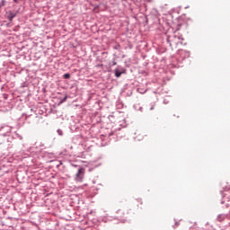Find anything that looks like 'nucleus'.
I'll return each instance as SVG.
<instances>
[{
	"label": "nucleus",
	"instance_id": "f257e3e1",
	"mask_svg": "<svg viewBox=\"0 0 230 230\" xmlns=\"http://www.w3.org/2000/svg\"><path fill=\"white\" fill-rule=\"evenodd\" d=\"M84 173H85V169L80 168L76 173L75 181L77 182H82V179H84Z\"/></svg>",
	"mask_w": 230,
	"mask_h": 230
},
{
	"label": "nucleus",
	"instance_id": "f03ea898",
	"mask_svg": "<svg viewBox=\"0 0 230 230\" xmlns=\"http://www.w3.org/2000/svg\"><path fill=\"white\" fill-rule=\"evenodd\" d=\"M135 139H137V141H143V135L139 134Z\"/></svg>",
	"mask_w": 230,
	"mask_h": 230
},
{
	"label": "nucleus",
	"instance_id": "7ed1b4c3",
	"mask_svg": "<svg viewBox=\"0 0 230 230\" xmlns=\"http://www.w3.org/2000/svg\"><path fill=\"white\" fill-rule=\"evenodd\" d=\"M115 76H117V78H119V76H121V72H119V70H115Z\"/></svg>",
	"mask_w": 230,
	"mask_h": 230
},
{
	"label": "nucleus",
	"instance_id": "20e7f679",
	"mask_svg": "<svg viewBox=\"0 0 230 230\" xmlns=\"http://www.w3.org/2000/svg\"><path fill=\"white\" fill-rule=\"evenodd\" d=\"M63 78H65V79H69V78H71V75H69V74H65V75H63Z\"/></svg>",
	"mask_w": 230,
	"mask_h": 230
},
{
	"label": "nucleus",
	"instance_id": "39448f33",
	"mask_svg": "<svg viewBox=\"0 0 230 230\" xmlns=\"http://www.w3.org/2000/svg\"><path fill=\"white\" fill-rule=\"evenodd\" d=\"M66 100H67V96H65L64 99L60 102V103H64V102H66Z\"/></svg>",
	"mask_w": 230,
	"mask_h": 230
},
{
	"label": "nucleus",
	"instance_id": "423d86ee",
	"mask_svg": "<svg viewBox=\"0 0 230 230\" xmlns=\"http://www.w3.org/2000/svg\"><path fill=\"white\" fill-rule=\"evenodd\" d=\"M2 6H4V0H2V3L0 4V8H2Z\"/></svg>",
	"mask_w": 230,
	"mask_h": 230
},
{
	"label": "nucleus",
	"instance_id": "0eeeda50",
	"mask_svg": "<svg viewBox=\"0 0 230 230\" xmlns=\"http://www.w3.org/2000/svg\"><path fill=\"white\" fill-rule=\"evenodd\" d=\"M155 109V106L153 105L151 108H150V111H154Z\"/></svg>",
	"mask_w": 230,
	"mask_h": 230
},
{
	"label": "nucleus",
	"instance_id": "6e6552de",
	"mask_svg": "<svg viewBox=\"0 0 230 230\" xmlns=\"http://www.w3.org/2000/svg\"><path fill=\"white\" fill-rule=\"evenodd\" d=\"M14 1V3H17V0H13Z\"/></svg>",
	"mask_w": 230,
	"mask_h": 230
},
{
	"label": "nucleus",
	"instance_id": "1a4fd4ad",
	"mask_svg": "<svg viewBox=\"0 0 230 230\" xmlns=\"http://www.w3.org/2000/svg\"><path fill=\"white\" fill-rule=\"evenodd\" d=\"M140 202V204H143V202L142 201H139Z\"/></svg>",
	"mask_w": 230,
	"mask_h": 230
}]
</instances>
